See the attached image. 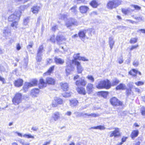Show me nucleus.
Here are the masks:
<instances>
[{
	"mask_svg": "<svg viewBox=\"0 0 145 145\" xmlns=\"http://www.w3.org/2000/svg\"><path fill=\"white\" fill-rule=\"evenodd\" d=\"M24 8L23 6H21L20 7V10H16L13 14L10 15L8 18V20L9 22H12L11 24V26L14 29H16L17 26L18 24V21L22 13V10L24 9Z\"/></svg>",
	"mask_w": 145,
	"mask_h": 145,
	"instance_id": "nucleus-1",
	"label": "nucleus"
},
{
	"mask_svg": "<svg viewBox=\"0 0 145 145\" xmlns=\"http://www.w3.org/2000/svg\"><path fill=\"white\" fill-rule=\"evenodd\" d=\"M86 91L84 88L82 87H78L76 88V90L78 93L80 94L85 95L87 93L88 94L91 93L94 89L93 84L88 83L86 87Z\"/></svg>",
	"mask_w": 145,
	"mask_h": 145,
	"instance_id": "nucleus-2",
	"label": "nucleus"
},
{
	"mask_svg": "<svg viewBox=\"0 0 145 145\" xmlns=\"http://www.w3.org/2000/svg\"><path fill=\"white\" fill-rule=\"evenodd\" d=\"M55 82V80L51 77H47L45 82L43 78H41L39 80V85L40 88H43L46 87L47 85H54Z\"/></svg>",
	"mask_w": 145,
	"mask_h": 145,
	"instance_id": "nucleus-3",
	"label": "nucleus"
},
{
	"mask_svg": "<svg viewBox=\"0 0 145 145\" xmlns=\"http://www.w3.org/2000/svg\"><path fill=\"white\" fill-rule=\"evenodd\" d=\"M59 85L61 89L64 92L62 94L63 97H71L72 94V92L71 91H67L69 89V84L66 82H61L60 83Z\"/></svg>",
	"mask_w": 145,
	"mask_h": 145,
	"instance_id": "nucleus-4",
	"label": "nucleus"
},
{
	"mask_svg": "<svg viewBox=\"0 0 145 145\" xmlns=\"http://www.w3.org/2000/svg\"><path fill=\"white\" fill-rule=\"evenodd\" d=\"M122 1L121 0H112L108 1L106 5V8L112 10L116 8L121 4Z\"/></svg>",
	"mask_w": 145,
	"mask_h": 145,
	"instance_id": "nucleus-5",
	"label": "nucleus"
},
{
	"mask_svg": "<svg viewBox=\"0 0 145 145\" xmlns=\"http://www.w3.org/2000/svg\"><path fill=\"white\" fill-rule=\"evenodd\" d=\"M22 94L20 93L17 92L13 97L12 101L13 104L15 105H17L22 102Z\"/></svg>",
	"mask_w": 145,
	"mask_h": 145,
	"instance_id": "nucleus-6",
	"label": "nucleus"
},
{
	"mask_svg": "<svg viewBox=\"0 0 145 145\" xmlns=\"http://www.w3.org/2000/svg\"><path fill=\"white\" fill-rule=\"evenodd\" d=\"M109 102L111 105L113 107L122 106L123 105V102L120 101L115 97H111L109 100Z\"/></svg>",
	"mask_w": 145,
	"mask_h": 145,
	"instance_id": "nucleus-7",
	"label": "nucleus"
},
{
	"mask_svg": "<svg viewBox=\"0 0 145 145\" xmlns=\"http://www.w3.org/2000/svg\"><path fill=\"white\" fill-rule=\"evenodd\" d=\"M63 104V99L58 97H55L52 103V106L53 107H56L59 105H62Z\"/></svg>",
	"mask_w": 145,
	"mask_h": 145,
	"instance_id": "nucleus-8",
	"label": "nucleus"
},
{
	"mask_svg": "<svg viewBox=\"0 0 145 145\" xmlns=\"http://www.w3.org/2000/svg\"><path fill=\"white\" fill-rule=\"evenodd\" d=\"M114 130L111 131L109 135V137L114 138L120 137L121 135V133L120 132V130L118 127H115L114 128Z\"/></svg>",
	"mask_w": 145,
	"mask_h": 145,
	"instance_id": "nucleus-9",
	"label": "nucleus"
},
{
	"mask_svg": "<svg viewBox=\"0 0 145 145\" xmlns=\"http://www.w3.org/2000/svg\"><path fill=\"white\" fill-rule=\"evenodd\" d=\"M87 83V81L84 79H83L81 78L80 80H76L75 82V84L78 86L77 87L82 86L83 87L85 86Z\"/></svg>",
	"mask_w": 145,
	"mask_h": 145,
	"instance_id": "nucleus-10",
	"label": "nucleus"
},
{
	"mask_svg": "<svg viewBox=\"0 0 145 145\" xmlns=\"http://www.w3.org/2000/svg\"><path fill=\"white\" fill-rule=\"evenodd\" d=\"M78 23L76 20L72 18H71L68 19L66 23V26L67 27H69L72 25H77Z\"/></svg>",
	"mask_w": 145,
	"mask_h": 145,
	"instance_id": "nucleus-11",
	"label": "nucleus"
},
{
	"mask_svg": "<svg viewBox=\"0 0 145 145\" xmlns=\"http://www.w3.org/2000/svg\"><path fill=\"white\" fill-rule=\"evenodd\" d=\"M24 82L23 79L19 78L14 80L13 84L15 87L17 88H19L23 86Z\"/></svg>",
	"mask_w": 145,
	"mask_h": 145,
	"instance_id": "nucleus-12",
	"label": "nucleus"
},
{
	"mask_svg": "<svg viewBox=\"0 0 145 145\" xmlns=\"http://www.w3.org/2000/svg\"><path fill=\"white\" fill-rule=\"evenodd\" d=\"M55 66L54 65H52L50 66L47 71L44 73L43 74V76H46L48 75H50L51 74L53 73L54 70Z\"/></svg>",
	"mask_w": 145,
	"mask_h": 145,
	"instance_id": "nucleus-13",
	"label": "nucleus"
},
{
	"mask_svg": "<svg viewBox=\"0 0 145 145\" xmlns=\"http://www.w3.org/2000/svg\"><path fill=\"white\" fill-rule=\"evenodd\" d=\"M137 73L139 75H141V73L140 71H138L134 69H132L128 72L129 74L132 77L136 76Z\"/></svg>",
	"mask_w": 145,
	"mask_h": 145,
	"instance_id": "nucleus-14",
	"label": "nucleus"
},
{
	"mask_svg": "<svg viewBox=\"0 0 145 145\" xmlns=\"http://www.w3.org/2000/svg\"><path fill=\"white\" fill-rule=\"evenodd\" d=\"M104 89H108L111 87V82L110 80L106 79L104 80Z\"/></svg>",
	"mask_w": 145,
	"mask_h": 145,
	"instance_id": "nucleus-15",
	"label": "nucleus"
},
{
	"mask_svg": "<svg viewBox=\"0 0 145 145\" xmlns=\"http://www.w3.org/2000/svg\"><path fill=\"white\" fill-rule=\"evenodd\" d=\"M139 133L138 130H134L132 131L130 134V137L132 139H134L136 137H137Z\"/></svg>",
	"mask_w": 145,
	"mask_h": 145,
	"instance_id": "nucleus-16",
	"label": "nucleus"
},
{
	"mask_svg": "<svg viewBox=\"0 0 145 145\" xmlns=\"http://www.w3.org/2000/svg\"><path fill=\"white\" fill-rule=\"evenodd\" d=\"M75 65H76L77 72L78 73H81L83 69L82 68L80 62L78 61H76Z\"/></svg>",
	"mask_w": 145,
	"mask_h": 145,
	"instance_id": "nucleus-17",
	"label": "nucleus"
},
{
	"mask_svg": "<svg viewBox=\"0 0 145 145\" xmlns=\"http://www.w3.org/2000/svg\"><path fill=\"white\" fill-rule=\"evenodd\" d=\"M39 92V90L38 88H34L32 89L30 93V95L32 97H36Z\"/></svg>",
	"mask_w": 145,
	"mask_h": 145,
	"instance_id": "nucleus-18",
	"label": "nucleus"
},
{
	"mask_svg": "<svg viewBox=\"0 0 145 145\" xmlns=\"http://www.w3.org/2000/svg\"><path fill=\"white\" fill-rule=\"evenodd\" d=\"M10 27H7L4 28L3 33L4 35L8 36L10 35Z\"/></svg>",
	"mask_w": 145,
	"mask_h": 145,
	"instance_id": "nucleus-19",
	"label": "nucleus"
},
{
	"mask_svg": "<svg viewBox=\"0 0 145 145\" xmlns=\"http://www.w3.org/2000/svg\"><path fill=\"white\" fill-rule=\"evenodd\" d=\"M79 55V54L78 53L76 54V57L74 58V59L72 60V62L74 63H75V62L77 61H76L77 60H82L84 61H87V60L84 57H82L78 55Z\"/></svg>",
	"mask_w": 145,
	"mask_h": 145,
	"instance_id": "nucleus-20",
	"label": "nucleus"
},
{
	"mask_svg": "<svg viewBox=\"0 0 145 145\" xmlns=\"http://www.w3.org/2000/svg\"><path fill=\"white\" fill-rule=\"evenodd\" d=\"M89 9L88 7L85 6H82L79 7L80 12L82 14L86 13Z\"/></svg>",
	"mask_w": 145,
	"mask_h": 145,
	"instance_id": "nucleus-21",
	"label": "nucleus"
},
{
	"mask_svg": "<svg viewBox=\"0 0 145 145\" xmlns=\"http://www.w3.org/2000/svg\"><path fill=\"white\" fill-rule=\"evenodd\" d=\"M60 117V113L59 112H54L52 117L54 120L56 121L59 119Z\"/></svg>",
	"mask_w": 145,
	"mask_h": 145,
	"instance_id": "nucleus-22",
	"label": "nucleus"
},
{
	"mask_svg": "<svg viewBox=\"0 0 145 145\" xmlns=\"http://www.w3.org/2000/svg\"><path fill=\"white\" fill-rule=\"evenodd\" d=\"M70 105L72 107L76 106L78 103V101L75 98L69 100Z\"/></svg>",
	"mask_w": 145,
	"mask_h": 145,
	"instance_id": "nucleus-23",
	"label": "nucleus"
},
{
	"mask_svg": "<svg viewBox=\"0 0 145 145\" xmlns=\"http://www.w3.org/2000/svg\"><path fill=\"white\" fill-rule=\"evenodd\" d=\"M126 88L125 85L124 84L121 83L116 87L115 89L116 90H124L126 89Z\"/></svg>",
	"mask_w": 145,
	"mask_h": 145,
	"instance_id": "nucleus-24",
	"label": "nucleus"
},
{
	"mask_svg": "<svg viewBox=\"0 0 145 145\" xmlns=\"http://www.w3.org/2000/svg\"><path fill=\"white\" fill-rule=\"evenodd\" d=\"M108 94V91H98L97 93L98 95L101 96L104 98H106Z\"/></svg>",
	"mask_w": 145,
	"mask_h": 145,
	"instance_id": "nucleus-25",
	"label": "nucleus"
},
{
	"mask_svg": "<svg viewBox=\"0 0 145 145\" xmlns=\"http://www.w3.org/2000/svg\"><path fill=\"white\" fill-rule=\"evenodd\" d=\"M133 86H130L129 88L126 89L125 94L128 97L131 94H133V92L132 90Z\"/></svg>",
	"mask_w": 145,
	"mask_h": 145,
	"instance_id": "nucleus-26",
	"label": "nucleus"
},
{
	"mask_svg": "<svg viewBox=\"0 0 145 145\" xmlns=\"http://www.w3.org/2000/svg\"><path fill=\"white\" fill-rule=\"evenodd\" d=\"M104 80L100 81L96 86V88L99 89H104Z\"/></svg>",
	"mask_w": 145,
	"mask_h": 145,
	"instance_id": "nucleus-27",
	"label": "nucleus"
},
{
	"mask_svg": "<svg viewBox=\"0 0 145 145\" xmlns=\"http://www.w3.org/2000/svg\"><path fill=\"white\" fill-rule=\"evenodd\" d=\"M55 62L56 64L61 65L64 63V61L60 58H58L57 57H55L54 58Z\"/></svg>",
	"mask_w": 145,
	"mask_h": 145,
	"instance_id": "nucleus-28",
	"label": "nucleus"
},
{
	"mask_svg": "<svg viewBox=\"0 0 145 145\" xmlns=\"http://www.w3.org/2000/svg\"><path fill=\"white\" fill-rule=\"evenodd\" d=\"M38 81L36 79L32 80L30 82H28L30 87H32L36 86L38 84Z\"/></svg>",
	"mask_w": 145,
	"mask_h": 145,
	"instance_id": "nucleus-29",
	"label": "nucleus"
},
{
	"mask_svg": "<svg viewBox=\"0 0 145 145\" xmlns=\"http://www.w3.org/2000/svg\"><path fill=\"white\" fill-rule=\"evenodd\" d=\"M40 9V7L38 6H33L31 8V10L34 14L38 13Z\"/></svg>",
	"mask_w": 145,
	"mask_h": 145,
	"instance_id": "nucleus-30",
	"label": "nucleus"
},
{
	"mask_svg": "<svg viewBox=\"0 0 145 145\" xmlns=\"http://www.w3.org/2000/svg\"><path fill=\"white\" fill-rule=\"evenodd\" d=\"M61 37H58L57 38H55L54 37H51L50 38V41L52 42H55L56 40L58 42L62 41L63 40H64L61 38Z\"/></svg>",
	"mask_w": 145,
	"mask_h": 145,
	"instance_id": "nucleus-31",
	"label": "nucleus"
},
{
	"mask_svg": "<svg viewBox=\"0 0 145 145\" xmlns=\"http://www.w3.org/2000/svg\"><path fill=\"white\" fill-rule=\"evenodd\" d=\"M89 4L94 8H96L99 5L98 3L95 0H93L91 1Z\"/></svg>",
	"mask_w": 145,
	"mask_h": 145,
	"instance_id": "nucleus-32",
	"label": "nucleus"
},
{
	"mask_svg": "<svg viewBox=\"0 0 145 145\" xmlns=\"http://www.w3.org/2000/svg\"><path fill=\"white\" fill-rule=\"evenodd\" d=\"M120 82V81L118 79L116 78H114L111 83V87L117 85Z\"/></svg>",
	"mask_w": 145,
	"mask_h": 145,
	"instance_id": "nucleus-33",
	"label": "nucleus"
},
{
	"mask_svg": "<svg viewBox=\"0 0 145 145\" xmlns=\"http://www.w3.org/2000/svg\"><path fill=\"white\" fill-rule=\"evenodd\" d=\"M68 16V15L67 14H60L58 15V18L59 19H61V20H64L66 19L67 18V17Z\"/></svg>",
	"mask_w": 145,
	"mask_h": 145,
	"instance_id": "nucleus-34",
	"label": "nucleus"
},
{
	"mask_svg": "<svg viewBox=\"0 0 145 145\" xmlns=\"http://www.w3.org/2000/svg\"><path fill=\"white\" fill-rule=\"evenodd\" d=\"M31 87L28 84V82L25 83L24 85L23 86L22 89L25 92H26L28 90V88Z\"/></svg>",
	"mask_w": 145,
	"mask_h": 145,
	"instance_id": "nucleus-35",
	"label": "nucleus"
},
{
	"mask_svg": "<svg viewBox=\"0 0 145 145\" xmlns=\"http://www.w3.org/2000/svg\"><path fill=\"white\" fill-rule=\"evenodd\" d=\"M91 128L94 129H99L100 130H104L105 128L104 125H99L97 126L92 127Z\"/></svg>",
	"mask_w": 145,
	"mask_h": 145,
	"instance_id": "nucleus-36",
	"label": "nucleus"
},
{
	"mask_svg": "<svg viewBox=\"0 0 145 145\" xmlns=\"http://www.w3.org/2000/svg\"><path fill=\"white\" fill-rule=\"evenodd\" d=\"M74 67L71 64L70 65H67L66 66V68L65 69L66 72H68L71 70V69H72Z\"/></svg>",
	"mask_w": 145,
	"mask_h": 145,
	"instance_id": "nucleus-37",
	"label": "nucleus"
},
{
	"mask_svg": "<svg viewBox=\"0 0 145 145\" xmlns=\"http://www.w3.org/2000/svg\"><path fill=\"white\" fill-rule=\"evenodd\" d=\"M77 7L76 6H74L70 9L71 12L74 14H76L77 10H76Z\"/></svg>",
	"mask_w": 145,
	"mask_h": 145,
	"instance_id": "nucleus-38",
	"label": "nucleus"
},
{
	"mask_svg": "<svg viewBox=\"0 0 145 145\" xmlns=\"http://www.w3.org/2000/svg\"><path fill=\"white\" fill-rule=\"evenodd\" d=\"M44 50V47L43 45H40L39 46L37 51V54H39L42 52Z\"/></svg>",
	"mask_w": 145,
	"mask_h": 145,
	"instance_id": "nucleus-39",
	"label": "nucleus"
},
{
	"mask_svg": "<svg viewBox=\"0 0 145 145\" xmlns=\"http://www.w3.org/2000/svg\"><path fill=\"white\" fill-rule=\"evenodd\" d=\"M23 137L28 138H31L33 139L34 138V136L31 135L30 134H25L23 135Z\"/></svg>",
	"mask_w": 145,
	"mask_h": 145,
	"instance_id": "nucleus-40",
	"label": "nucleus"
},
{
	"mask_svg": "<svg viewBox=\"0 0 145 145\" xmlns=\"http://www.w3.org/2000/svg\"><path fill=\"white\" fill-rule=\"evenodd\" d=\"M86 78L92 82H93L94 81V78L92 75H88L87 76Z\"/></svg>",
	"mask_w": 145,
	"mask_h": 145,
	"instance_id": "nucleus-41",
	"label": "nucleus"
},
{
	"mask_svg": "<svg viewBox=\"0 0 145 145\" xmlns=\"http://www.w3.org/2000/svg\"><path fill=\"white\" fill-rule=\"evenodd\" d=\"M84 115L88 116H91L93 117H96L99 116L98 114L95 113H92L90 114L85 113Z\"/></svg>",
	"mask_w": 145,
	"mask_h": 145,
	"instance_id": "nucleus-42",
	"label": "nucleus"
},
{
	"mask_svg": "<svg viewBox=\"0 0 145 145\" xmlns=\"http://www.w3.org/2000/svg\"><path fill=\"white\" fill-rule=\"evenodd\" d=\"M144 84V82L142 81H138L135 83V84L137 86L143 85Z\"/></svg>",
	"mask_w": 145,
	"mask_h": 145,
	"instance_id": "nucleus-43",
	"label": "nucleus"
},
{
	"mask_svg": "<svg viewBox=\"0 0 145 145\" xmlns=\"http://www.w3.org/2000/svg\"><path fill=\"white\" fill-rule=\"evenodd\" d=\"M19 141L22 145H29L30 144L29 142H25L22 139L20 140Z\"/></svg>",
	"mask_w": 145,
	"mask_h": 145,
	"instance_id": "nucleus-44",
	"label": "nucleus"
},
{
	"mask_svg": "<svg viewBox=\"0 0 145 145\" xmlns=\"http://www.w3.org/2000/svg\"><path fill=\"white\" fill-rule=\"evenodd\" d=\"M140 111L141 115L143 116H145V107L144 106L141 107Z\"/></svg>",
	"mask_w": 145,
	"mask_h": 145,
	"instance_id": "nucleus-45",
	"label": "nucleus"
},
{
	"mask_svg": "<svg viewBox=\"0 0 145 145\" xmlns=\"http://www.w3.org/2000/svg\"><path fill=\"white\" fill-rule=\"evenodd\" d=\"M138 46V44H137L135 45L132 46L130 48H129V51H131L132 50L137 49Z\"/></svg>",
	"mask_w": 145,
	"mask_h": 145,
	"instance_id": "nucleus-46",
	"label": "nucleus"
},
{
	"mask_svg": "<svg viewBox=\"0 0 145 145\" xmlns=\"http://www.w3.org/2000/svg\"><path fill=\"white\" fill-rule=\"evenodd\" d=\"M137 41V39L135 38H132L130 40V43L133 44L136 43Z\"/></svg>",
	"mask_w": 145,
	"mask_h": 145,
	"instance_id": "nucleus-47",
	"label": "nucleus"
},
{
	"mask_svg": "<svg viewBox=\"0 0 145 145\" xmlns=\"http://www.w3.org/2000/svg\"><path fill=\"white\" fill-rule=\"evenodd\" d=\"M29 17H27L24 19V25H27L28 23H29Z\"/></svg>",
	"mask_w": 145,
	"mask_h": 145,
	"instance_id": "nucleus-48",
	"label": "nucleus"
},
{
	"mask_svg": "<svg viewBox=\"0 0 145 145\" xmlns=\"http://www.w3.org/2000/svg\"><path fill=\"white\" fill-rule=\"evenodd\" d=\"M114 44V41L112 40H110L109 41V45L111 50L113 48V46Z\"/></svg>",
	"mask_w": 145,
	"mask_h": 145,
	"instance_id": "nucleus-49",
	"label": "nucleus"
},
{
	"mask_svg": "<svg viewBox=\"0 0 145 145\" xmlns=\"http://www.w3.org/2000/svg\"><path fill=\"white\" fill-rule=\"evenodd\" d=\"M86 31H81L78 33L79 36H85Z\"/></svg>",
	"mask_w": 145,
	"mask_h": 145,
	"instance_id": "nucleus-50",
	"label": "nucleus"
},
{
	"mask_svg": "<svg viewBox=\"0 0 145 145\" xmlns=\"http://www.w3.org/2000/svg\"><path fill=\"white\" fill-rule=\"evenodd\" d=\"M42 57L41 56L38 54H37L36 60L37 62H39L41 61Z\"/></svg>",
	"mask_w": 145,
	"mask_h": 145,
	"instance_id": "nucleus-51",
	"label": "nucleus"
},
{
	"mask_svg": "<svg viewBox=\"0 0 145 145\" xmlns=\"http://www.w3.org/2000/svg\"><path fill=\"white\" fill-rule=\"evenodd\" d=\"M127 138V137L123 136L121 139V141L123 143L126 141Z\"/></svg>",
	"mask_w": 145,
	"mask_h": 145,
	"instance_id": "nucleus-52",
	"label": "nucleus"
},
{
	"mask_svg": "<svg viewBox=\"0 0 145 145\" xmlns=\"http://www.w3.org/2000/svg\"><path fill=\"white\" fill-rule=\"evenodd\" d=\"M132 7L134 8L136 10H139L140 9L141 7L137 5H132Z\"/></svg>",
	"mask_w": 145,
	"mask_h": 145,
	"instance_id": "nucleus-53",
	"label": "nucleus"
},
{
	"mask_svg": "<svg viewBox=\"0 0 145 145\" xmlns=\"http://www.w3.org/2000/svg\"><path fill=\"white\" fill-rule=\"evenodd\" d=\"M139 64L138 61H134L133 63V65L135 67H137Z\"/></svg>",
	"mask_w": 145,
	"mask_h": 145,
	"instance_id": "nucleus-54",
	"label": "nucleus"
},
{
	"mask_svg": "<svg viewBox=\"0 0 145 145\" xmlns=\"http://www.w3.org/2000/svg\"><path fill=\"white\" fill-rule=\"evenodd\" d=\"M33 45V42H30V44H28L27 46V49H29L32 47Z\"/></svg>",
	"mask_w": 145,
	"mask_h": 145,
	"instance_id": "nucleus-55",
	"label": "nucleus"
},
{
	"mask_svg": "<svg viewBox=\"0 0 145 145\" xmlns=\"http://www.w3.org/2000/svg\"><path fill=\"white\" fill-rule=\"evenodd\" d=\"M0 81H1L3 84H5L6 83L5 79L0 76Z\"/></svg>",
	"mask_w": 145,
	"mask_h": 145,
	"instance_id": "nucleus-56",
	"label": "nucleus"
},
{
	"mask_svg": "<svg viewBox=\"0 0 145 145\" xmlns=\"http://www.w3.org/2000/svg\"><path fill=\"white\" fill-rule=\"evenodd\" d=\"M134 89H135V92H137L138 93H140V90L139 88H135Z\"/></svg>",
	"mask_w": 145,
	"mask_h": 145,
	"instance_id": "nucleus-57",
	"label": "nucleus"
},
{
	"mask_svg": "<svg viewBox=\"0 0 145 145\" xmlns=\"http://www.w3.org/2000/svg\"><path fill=\"white\" fill-rule=\"evenodd\" d=\"M21 46L19 43L17 44L16 46V49L18 50H20L21 49Z\"/></svg>",
	"mask_w": 145,
	"mask_h": 145,
	"instance_id": "nucleus-58",
	"label": "nucleus"
},
{
	"mask_svg": "<svg viewBox=\"0 0 145 145\" xmlns=\"http://www.w3.org/2000/svg\"><path fill=\"white\" fill-rule=\"evenodd\" d=\"M57 26L56 25L52 27V29L53 31H55L57 29Z\"/></svg>",
	"mask_w": 145,
	"mask_h": 145,
	"instance_id": "nucleus-59",
	"label": "nucleus"
},
{
	"mask_svg": "<svg viewBox=\"0 0 145 145\" xmlns=\"http://www.w3.org/2000/svg\"><path fill=\"white\" fill-rule=\"evenodd\" d=\"M141 31V32L143 33H145V29H139L137 31V32H139Z\"/></svg>",
	"mask_w": 145,
	"mask_h": 145,
	"instance_id": "nucleus-60",
	"label": "nucleus"
},
{
	"mask_svg": "<svg viewBox=\"0 0 145 145\" xmlns=\"http://www.w3.org/2000/svg\"><path fill=\"white\" fill-rule=\"evenodd\" d=\"M135 18L137 20H138L139 21H142L143 20L142 17H135Z\"/></svg>",
	"mask_w": 145,
	"mask_h": 145,
	"instance_id": "nucleus-61",
	"label": "nucleus"
},
{
	"mask_svg": "<svg viewBox=\"0 0 145 145\" xmlns=\"http://www.w3.org/2000/svg\"><path fill=\"white\" fill-rule=\"evenodd\" d=\"M15 133L17 134V135L19 137H23V135L21 133L19 132H16Z\"/></svg>",
	"mask_w": 145,
	"mask_h": 145,
	"instance_id": "nucleus-62",
	"label": "nucleus"
},
{
	"mask_svg": "<svg viewBox=\"0 0 145 145\" xmlns=\"http://www.w3.org/2000/svg\"><path fill=\"white\" fill-rule=\"evenodd\" d=\"M80 77V76L78 75H76L75 76H74L73 77V79L74 80H75L76 79Z\"/></svg>",
	"mask_w": 145,
	"mask_h": 145,
	"instance_id": "nucleus-63",
	"label": "nucleus"
},
{
	"mask_svg": "<svg viewBox=\"0 0 145 145\" xmlns=\"http://www.w3.org/2000/svg\"><path fill=\"white\" fill-rule=\"evenodd\" d=\"M53 61L52 59H48V61H47V64H49L50 63H52Z\"/></svg>",
	"mask_w": 145,
	"mask_h": 145,
	"instance_id": "nucleus-64",
	"label": "nucleus"
}]
</instances>
